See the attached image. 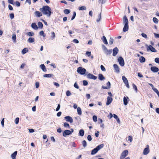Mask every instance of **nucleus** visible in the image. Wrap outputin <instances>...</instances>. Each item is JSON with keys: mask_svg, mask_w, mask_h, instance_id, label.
<instances>
[{"mask_svg": "<svg viewBox=\"0 0 159 159\" xmlns=\"http://www.w3.org/2000/svg\"><path fill=\"white\" fill-rule=\"evenodd\" d=\"M102 39L104 43L106 44H108V42L107 39L105 36H103L102 38Z\"/></svg>", "mask_w": 159, "mask_h": 159, "instance_id": "b1692460", "label": "nucleus"}, {"mask_svg": "<svg viewBox=\"0 0 159 159\" xmlns=\"http://www.w3.org/2000/svg\"><path fill=\"white\" fill-rule=\"evenodd\" d=\"M153 21L155 23H157L158 22V20L156 17H154L153 18Z\"/></svg>", "mask_w": 159, "mask_h": 159, "instance_id": "58836bf2", "label": "nucleus"}, {"mask_svg": "<svg viewBox=\"0 0 159 159\" xmlns=\"http://www.w3.org/2000/svg\"><path fill=\"white\" fill-rule=\"evenodd\" d=\"M10 17L11 19H12L14 18V16L13 13H11L10 14Z\"/></svg>", "mask_w": 159, "mask_h": 159, "instance_id": "4d7b16f0", "label": "nucleus"}, {"mask_svg": "<svg viewBox=\"0 0 159 159\" xmlns=\"http://www.w3.org/2000/svg\"><path fill=\"white\" fill-rule=\"evenodd\" d=\"M154 36L156 38H159V34L154 33Z\"/></svg>", "mask_w": 159, "mask_h": 159, "instance_id": "774afa93", "label": "nucleus"}, {"mask_svg": "<svg viewBox=\"0 0 159 159\" xmlns=\"http://www.w3.org/2000/svg\"><path fill=\"white\" fill-rule=\"evenodd\" d=\"M128 140L131 142L133 140V138L131 136H129L128 137Z\"/></svg>", "mask_w": 159, "mask_h": 159, "instance_id": "864d4df0", "label": "nucleus"}, {"mask_svg": "<svg viewBox=\"0 0 159 159\" xmlns=\"http://www.w3.org/2000/svg\"><path fill=\"white\" fill-rule=\"evenodd\" d=\"M34 33L32 31L29 32L27 33V35L29 37H31L34 36Z\"/></svg>", "mask_w": 159, "mask_h": 159, "instance_id": "72a5a7b5", "label": "nucleus"}, {"mask_svg": "<svg viewBox=\"0 0 159 159\" xmlns=\"http://www.w3.org/2000/svg\"><path fill=\"white\" fill-rule=\"evenodd\" d=\"M60 104H59L58 105V106L56 109V111H58L60 109Z\"/></svg>", "mask_w": 159, "mask_h": 159, "instance_id": "0e129e2a", "label": "nucleus"}, {"mask_svg": "<svg viewBox=\"0 0 159 159\" xmlns=\"http://www.w3.org/2000/svg\"><path fill=\"white\" fill-rule=\"evenodd\" d=\"M55 38V34L54 32L51 33V39L53 40Z\"/></svg>", "mask_w": 159, "mask_h": 159, "instance_id": "c756f323", "label": "nucleus"}, {"mask_svg": "<svg viewBox=\"0 0 159 159\" xmlns=\"http://www.w3.org/2000/svg\"><path fill=\"white\" fill-rule=\"evenodd\" d=\"M39 34L40 35L42 36L43 37H45L46 36V35L44 34L43 31V30L39 32Z\"/></svg>", "mask_w": 159, "mask_h": 159, "instance_id": "79ce46f5", "label": "nucleus"}, {"mask_svg": "<svg viewBox=\"0 0 159 159\" xmlns=\"http://www.w3.org/2000/svg\"><path fill=\"white\" fill-rule=\"evenodd\" d=\"M139 61L140 63H143L145 62V59L143 56H141L139 58Z\"/></svg>", "mask_w": 159, "mask_h": 159, "instance_id": "aec40b11", "label": "nucleus"}, {"mask_svg": "<svg viewBox=\"0 0 159 159\" xmlns=\"http://www.w3.org/2000/svg\"><path fill=\"white\" fill-rule=\"evenodd\" d=\"M112 97L109 96H108L107 97V100L106 102V105H108L110 104L112 101Z\"/></svg>", "mask_w": 159, "mask_h": 159, "instance_id": "9b49d317", "label": "nucleus"}, {"mask_svg": "<svg viewBox=\"0 0 159 159\" xmlns=\"http://www.w3.org/2000/svg\"><path fill=\"white\" fill-rule=\"evenodd\" d=\"M77 111L78 114L79 115H81L82 114L81 110L80 107H78L77 108Z\"/></svg>", "mask_w": 159, "mask_h": 159, "instance_id": "7c9ffc66", "label": "nucleus"}, {"mask_svg": "<svg viewBox=\"0 0 159 159\" xmlns=\"http://www.w3.org/2000/svg\"><path fill=\"white\" fill-rule=\"evenodd\" d=\"M113 42V39L112 38L110 37V40L109 41V43L110 44H112Z\"/></svg>", "mask_w": 159, "mask_h": 159, "instance_id": "37998d69", "label": "nucleus"}, {"mask_svg": "<svg viewBox=\"0 0 159 159\" xmlns=\"http://www.w3.org/2000/svg\"><path fill=\"white\" fill-rule=\"evenodd\" d=\"M151 70L153 72H157L159 71V69L156 66H152L151 68Z\"/></svg>", "mask_w": 159, "mask_h": 159, "instance_id": "ddd939ff", "label": "nucleus"}, {"mask_svg": "<svg viewBox=\"0 0 159 159\" xmlns=\"http://www.w3.org/2000/svg\"><path fill=\"white\" fill-rule=\"evenodd\" d=\"M35 86L36 88H38L39 87V83L38 82L35 83Z\"/></svg>", "mask_w": 159, "mask_h": 159, "instance_id": "338daca9", "label": "nucleus"}, {"mask_svg": "<svg viewBox=\"0 0 159 159\" xmlns=\"http://www.w3.org/2000/svg\"><path fill=\"white\" fill-rule=\"evenodd\" d=\"M34 41H35L34 39V38H32V37L29 38L28 40V41L29 43H33L34 42Z\"/></svg>", "mask_w": 159, "mask_h": 159, "instance_id": "a878e982", "label": "nucleus"}, {"mask_svg": "<svg viewBox=\"0 0 159 159\" xmlns=\"http://www.w3.org/2000/svg\"><path fill=\"white\" fill-rule=\"evenodd\" d=\"M52 75V74H45L43 75V77H44L50 78L51 77Z\"/></svg>", "mask_w": 159, "mask_h": 159, "instance_id": "2f4dec72", "label": "nucleus"}, {"mask_svg": "<svg viewBox=\"0 0 159 159\" xmlns=\"http://www.w3.org/2000/svg\"><path fill=\"white\" fill-rule=\"evenodd\" d=\"M101 70L103 71H106V69L104 67V66L102 65H101L100 66Z\"/></svg>", "mask_w": 159, "mask_h": 159, "instance_id": "09e8293b", "label": "nucleus"}, {"mask_svg": "<svg viewBox=\"0 0 159 159\" xmlns=\"http://www.w3.org/2000/svg\"><path fill=\"white\" fill-rule=\"evenodd\" d=\"M79 9L80 10H86V7L85 6H83L80 7H79Z\"/></svg>", "mask_w": 159, "mask_h": 159, "instance_id": "e433bc0d", "label": "nucleus"}, {"mask_svg": "<svg viewBox=\"0 0 159 159\" xmlns=\"http://www.w3.org/2000/svg\"><path fill=\"white\" fill-rule=\"evenodd\" d=\"M35 15L38 17H39L42 16V13L39 11H36L34 12Z\"/></svg>", "mask_w": 159, "mask_h": 159, "instance_id": "6ab92c4d", "label": "nucleus"}, {"mask_svg": "<svg viewBox=\"0 0 159 159\" xmlns=\"http://www.w3.org/2000/svg\"><path fill=\"white\" fill-rule=\"evenodd\" d=\"M86 71V69L81 67H80L77 68V72L81 75H84Z\"/></svg>", "mask_w": 159, "mask_h": 159, "instance_id": "7ed1b4c3", "label": "nucleus"}, {"mask_svg": "<svg viewBox=\"0 0 159 159\" xmlns=\"http://www.w3.org/2000/svg\"><path fill=\"white\" fill-rule=\"evenodd\" d=\"M152 90L157 94L158 96L159 97V92L158 91V90H157V89L154 88H153L152 89Z\"/></svg>", "mask_w": 159, "mask_h": 159, "instance_id": "4c0bfd02", "label": "nucleus"}, {"mask_svg": "<svg viewBox=\"0 0 159 159\" xmlns=\"http://www.w3.org/2000/svg\"><path fill=\"white\" fill-rule=\"evenodd\" d=\"M118 49L117 48H115L113 51V56H116L118 52Z\"/></svg>", "mask_w": 159, "mask_h": 159, "instance_id": "4468645a", "label": "nucleus"}, {"mask_svg": "<svg viewBox=\"0 0 159 159\" xmlns=\"http://www.w3.org/2000/svg\"><path fill=\"white\" fill-rule=\"evenodd\" d=\"M104 146V145L103 144H101L97 146L96 147V148L98 150V151L99 150L101 149Z\"/></svg>", "mask_w": 159, "mask_h": 159, "instance_id": "473e14b6", "label": "nucleus"}, {"mask_svg": "<svg viewBox=\"0 0 159 159\" xmlns=\"http://www.w3.org/2000/svg\"><path fill=\"white\" fill-rule=\"evenodd\" d=\"M4 119L3 118V119L1 121V124L3 127H4Z\"/></svg>", "mask_w": 159, "mask_h": 159, "instance_id": "680f3d73", "label": "nucleus"}, {"mask_svg": "<svg viewBox=\"0 0 159 159\" xmlns=\"http://www.w3.org/2000/svg\"><path fill=\"white\" fill-rule=\"evenodd\" d=\"M76 15V13L75 12H74L73 16L71 19V20H73L75 18Z\"/></svg>", "mask_w": 159, "mask_h": 159, "instance_id": "8fccbe9b", "label": "nucleus"}, {"mask_svg": "<svg viewBox=\"0 0 159 159\" xmlns=\"http://www.w3.org/2000/svg\"><path fill=\"white\" fill-rule=\"evenodd\" d=\"M64 119H66V121L69 122L70 123L73 122V119L72 117L69 116L65 117Z\"/></svg>", "mask_w": 159, "mask_h": 159, "instance_id": "9d476101", "label": "nucleus"}, {"mask_svg": "<svg viewBox=\"0 0 159 159\" xmlns=\"http://www.w3.org/2000/svg\"><path fill=\"white\" fill-rule=\"evenodd\" d=\"M113 66L116 72L118 73H119L120 72V69L118 66L116 64H114L113 65Z\"/></svg>", "mask_w": 159, "mask_h": 159, "instance_id": "2eb2a0df", "label": "nucleus"}, {"mask_svg": "<svg viewBox=\"0 0 159 159\" xmlns=\"http://www.w3.org/2000/svg\"><path fill=\"white\" fill-rule=\"evenodd\" d=\"M8 2L10 4H13L14 1L13 0H8Z\"/></svg>", "mask_w": 159, "mask_h": 159, "instance_id": "bf43d9fd", "label": "nucleus"}, {"mask_svg": "<svg viewBox=\"0 0 159 159\" xmlns=\"http://www.w3.org/2000/svg\"><path fill=\"white\" fill-rule=\"evenodd\" d=\"M128 151L127 150L123 151L121 154L120 159H124L128 155ZM124 159H130V158L129 157H127Z\"/></svg>", "mask_w": 159, "mask_h": 159, "instance_id": "f03ea898", "label": "nucleus"}, {"mask_svg": "<svg viewBox=\"0 0 159 159\" xmlns=\"http://www.w3.org/2000/svg\"><path fill=\"white\" fill-rule=\"evenodd\" d=\"M98 79L101 80H102L105 79V78L102 74H99L98 75Z\"/></svg>", "mask_w": 159, "mask_h": 159, "instance_id": "393cba45", "label": "nucleus"}, {"mask_svg": "<svg viewBox=\"0 0 159 159\" xmlns=\"http://www.w3.org/2000/svg\"><path fill=\"white\" fill-rule=\"evenodd\" d=\"M88 140L89 141H91L92 140V138L90 135H88L87 137Z\"/></svg>", "mask_w": 159, "mask_h": 159, "instance_id": "e2e57ef3", "label": "nucleus"}, {"mask_svg": "<svg viewBox=\"0 0 159 159\" xmlns=\"http://www.w3.org/2000/svg\"><path fill=\"white\" fill-rule=\"evenodd\" d=\"M98 150L96 148H94L93 149V150L91 152V154L92 155H94L98 151Z\"/></svg>", "mask_w": 159, "mask_h": 159, "instance_id": "bb28decb", "label": "nucleus"}, {"mask_svg": "<svg viewBox=\"0 0 159 159\" xmlns=\"http://www.w3.org/2000/svg\"><path fill=\"white\" fill-rule=\"evenodd\" d=\"M71 93L70 92V91L69 90H68L66 92V95L67 96H70L71 95Z\"/></svg>", "mask_w": 159, "mask_h": 159, "instance_id": "603ef678", "label": "nucleus"}, {"mask_svg": "<svg viewBox=\"0 0 159 159\" xmlns=\"http://www.w3.org/2000/svg\"><path fill=\"white\" fill-rule=\"evenodd\" d=\"M123 23L125 24H128V20L126 16H124L123 18Z\"/></svg>", "mask_w": 159, "mask_h": 159, "instance_id": "f3484780", "label": "nucleus"}, {"mask_svg": "<svg viewBox=\"0 0 159 159\" xmlns=\"http://www.w3.org/2000/svg\"><path fill=\"white\" fill-rule=\"evenodd\" d=\"M28 50L27 48H24L22 51V53L23 54H25L26 52H28Z\"/></svg>", "mask_w": 159, "mask_h": 159, "instance_id": "c85d7f7f", "label": "nucleus"}, {"mask_svg": "<svg viewBox=\"0 0 159 159\" xmlns=\"http://www.w3.org/2000/svg\"><path fill=\"white\" fill-rule=\"evenodd\" d=\"M93 119L94 122H96L97 121V118L96 116H94L93 117Z\"/></svg>", "mask_w": 159, "mask_h": 159, "instance_id": "de8ad7c7", "label": "nucleus"}, {"mask_svg": "<svg viewBox=\"0 0 159 159\" xmlns=\"http://www.w3.org/2000/svg\"><path fill=\"white\" fill-rule=\"evenodd\" d=\"M118 61L120 65L121 66H124L125 62L124 60L122 57H119L118 58Z\"/></svg>", "mask_w": 159, "mask_h": 159, "instance_id": "423d86ee", "label": "nucleus"}, {"mask_svg": "<svg viewBox=\"0 0 159 159\" xmlns=\"http://www.w3.org/2000/svg\"><path fill=\"white\" fill-rule=\"evenodd\" d=\"M83 146L84 147H85L87 146V143L85 140H84L82 142Z\"/></svg>", "mask_w": 159, "mask_h": 159, "instance_id": "ea45409f", "label": "nucleus"}, {"mask_svg": "<svg viewBox=\"0 0 159 159\" xmlns=\"http://www.w3.org/2000/svg\"><path fill=\"white\" fill-rule=\"evenodd\" d=\"M107 87H108V89L110 88L111 84L110 82L108 81L107 83Z\"/></svg>", "mask_w": 159, "mask_h": 159, "instance_id": "052dcab7", "label": "nucleus"}, {"mask_svg": "<svg viewBox=\"0 0 159 159\" xmlns=\"http://www.w3.org/2000/svg\"><path fill=\"white\" fill-rule=\"evenodd\" d=\"M133 88L137 92V87L136 86V85H135L134 84H133Z\"/></svg>", "mask_w": 159, "mask_h": 159, "instance_id": "6e6d98bb", "label": "nucleus"}, {"mask_svg": "<svg viewBox=\"0 0 159 159\" xmlns=\"http://www.w3.org/2000/svg\"><path fill=\"white\" fill-rule=\"evenodd\" d=\"M87 77L88 78L90 79H92L93 80H96L97 79V77L94 75H93L91 74H89L87 75Z\"/></svg>", "mask_w": 159, "mask_h": 159, "instance_id": "f8f14e48", "label": "nucleus"}, {"mask_svg": "<svg viewBox=\"0 0 159 159\" xmlns=\"http://www.w3.org/2000/svg\"><path fill=\"white\" fill-rule=\"evenodd\" d=\"M40 67L43 72H46L47 71L46 67L43 64L40 65Z\"/></svg>", "mask_w": 159, "mask_h": 159, "instance_id": "a211bd4d", "label": "nucleus"}, {"mask_svg": "<svg viewBox=\"0 0 159 159\" xmlns=\"http://www.w3.org/2000/svg\"><path fill=\"white\" fill-rule=\"evenodd\" d=\"M122 79L123 82L125 84L126 87L128 88H129V84L128 82L127 78L124 76H122Z\"/></svg>", "mask_w": 159, "mask_h": 159, "instance_id": "39448f33", "label": "nucleus"}, {"mask_svg": "<svg viewBox=\"0 0 159 159\" xmlns=\"http://www.w3.org/2000/svg\"><path fill=\"white\" fill-rule=\"evenodd\" d=\"M155 61L157 63H159V58L157 57L155 59Z\"/></svg>", "mask_w": 159, "mask_h": 159, "instance_id": "5fc2aeb1", "label": "nucleus"}, {"mask_svg": "<svg viewBox=\"0 0 159 159\" xmlns=\"http://www.w3.org/2000/svg\"><path fill=\"white\" fill-rule=\"evenodd\" d=\"M146 46L148 47L147 50L148 51L149 50H150L152 52H156V50L152 46L150 45L149 46H148L147 44H146Z\"/></svg>", "mask_w": 159, "mask_h": 159, "instance_id": "0eeeda50", "label": "nucleus"}, {"mask_svg": "<svg viewBox=\"0 0 159 159\" xmlns=\"http://www.w3.org/2000/svg\"><path fill=\"white\" fill-rule=\"evenodd\" d=\"M83 84L84 86H86L88 85V83L86 80H84L83 81Z\"/></svg>", "mask_w": 159, "mask_h": 159, "instance_id": "3c124183", "label": "nucleus"}, {"mask_svg": "<svg viewBox=\"0 0 159 159\" xmlns=\"http://www.w3.org/2000/svg\"><path fill=\"white\" fill-rule=\"evenodd\" d=\"M84 131L83 129H81L80 130L79 134L80 136H83L84 135Z\"/></svg>", "mask_w": 159, "mask_h": 159, "instance_id": "cd10ccee", "label": "nucleus"}, {"mask_svg": "<svg viewBox=\"0 0 159 159\" xmlns=\"http://www.w3.org/2000/svg\"><path fill=\"white\" fill-rule=\"evenodd\" d=\"M12 40H13L14 43L16 42V35L15 34H13L12 35Z\"/></svg>", "mask_w": 159, "mask_h": 159, "instance_id": "f704fd0d", "label": "nucleus"}, {"mask_svg": "<svg viewBox=\"0 0 159 159\" xmlns=\"http://www.w3.org/2000/svg\"><path fill=\"white\" fill-rule=\"evenodd\" d=\"M17 151H16L14 152L13 153H12L11 155V157L12 158V159H16V156L17 155Z\"/></svg>", "mask_w": 159, "mask_h": 159, "instance_id": "4be33fe9", "label": "nucleus"}, {"mask_svg": "<svg viewBox=\"0 0 159 159\" xmlns=\"http://www.w3.org/2000/svg\"><path fill=\"white\" fill-rule=\"evenodd\" d=\"M129 29L128 24H125L124 26L123 29V31L124 32H126Z\"/></svg>", "mask_w": 159, "mask_h": 159, "instance_id": "412c9836", "label": "nucleus"}, {"mask_svg": "<svg viewBox=\"0 0 159 159\" xmlns=\"http://www.w3.org/2000/svg\"><path fill=\"white\" fill-rule=\"evenodd\" d=\"M74 87L77 89H79V87L78 85L77 84V83L76 82H75L74 85Z\"/></svg>", "mask_w": 159, "mask_h": 159, "instance_id": "49530a36", "label": "nucleus"}, {"mask_svg": "<svg viewBox=\"0 0 159 159\" xmlns=\"http://www.w3.org/2000/svg\"><path fill=\"white\" fill-rule=\"evenodd\" d=\"M142 36L144 38L147 39V36L146 34L144 33H142L141 34Z\"/></svg>", "mask_w": 159, "mask_h": 159, "instance_id": "13d9d810", "label": "nucleus"}, {"mask_svg": "<svg viewBox=\"0 0 159 159\" xmlns=\"http://www.w3.org/2000/svg\"><path fill=\"white\" fill-rule=\"evenodd\" d=\"M38 25L40 29H42L43 27V24L41 22H39L38 23Z\"/></svg>", "mask_w": 159, "mask_h": 159, "instance_id": "c9c22d12", "label": "nucleus"}, {"mask_svg": "<svg viewBox=\"0 0 159 159\" xmlns=\"http://www.w3.org/2000/svg\"><path fill=\"white\" fill-rule=\"evenodd\" d=\"M70 11L68 9H65L64 11V12L65 14H68L70 13Z\"/></svg>", "mask_w": 159, "mask_h": 159, "instance_id": "a19ab883", "label": "nucleus"}, {"mask_svg": "<svg viewBox=\"0 0 159 159\" xmlns=\"http://www.w3.org/2000/svg\"><path fill=\"white\" fill-rule=\"evenodd\" d=\"M72 132L69 130H65L63 132V136L66 137L67 135H69L71 134Z\"/></svg>", "mask_w": 159, "mask_h": 159, "instance_id": "6e6552de", "label": "nucleus"}, {"mask_svg": "<svg viewBox=\"0 0 159 159\" xmlns=\"http://www.w3.org/2000/svg\"><path fill=\"white\" fill-rule=\"evenodd\" d=\"M28 130L30 133H33L34 132V130L32 129H28Z\"/></svg>", "mask_w": 159, "mask_h": 159, "instance_id": "69168bd1", "label": "nucleus"}, {"mask_svg": "<svg viewBox=\"0 0 159 159\" xmlns=\"http://www.w3.org/2000/svg\"><path fill=\"white\" fill-rule=\"evenodd\" d=\"M102 48L104 52L107 55L110 54L111 53L112 50H108L104 45L103 46Z\"/></svg>", "mask_w": 159, "mask_h": 159, "instance_id": "20e7f679", "label": "nucleus"}, {"mask_svg": "<svg viewBox=\"0 0 159 159\" xmlns=\"http://www.w3.org/2000/svg\"><path fill=\"white\" fill-rule=\"evenodd\" d=\"M149 145H147L146 148H144L143 151V154L144 155H146L148 154L149 152Z\"/></svg>", "mask_w": 159, "mask_h": 159, "instance_id": "1a4fd4ad", "label": "nucleus"}, {"mask_svg": "<svg viewBox=\"0 0 159 159\" xmlns=\"http://www.w3.org/2000/svg\"><path fill=\"white\" fill-rule=\"evenodd\" d=\"M64 126L65 127H69L70 125H69L66 122H65L64 123Z\"/></svg>", "mask_w": 159, "mask_h": 159, "instance_id": "c03bdc74", "label": "nucleus"}, {"mask_svg": "<svg viewBox=\"0 0 159 159\" xmlns=\"http://www.w3.org/2000/svg\"><path fill=\"white\" fill-rule=\"evenodd\" d=\"M127 98V99L129 98L128 97H127V98H126L125 97H124L123 98L124 104L125 105H127L128 104V102Z\"/></svg>", "mask_w": 159, "mask_h": 159, "instance_id": "5701e85b", "label": "nucleus"}, {"mask_svg": "<svg viewBox=\"0 0 159 159\" xmlns=\"http://www.w3.org/2000/svg\"><path fill=\"white\" fill-rule=\"evenodd\" d=\"M31 27L35 30H37L39 27L37 26L35 23H32L31 25Z\"/></svg>", "mask_w": 159, "mask_h": 159, "instance_id": "dca6fc26", "label": "nucleus"}, {"mask_svg": "<svg viewBox=\"0 0 159 159\" xmlns=\"http://www.w3.org/2000/svg\"><path fill=\"white\" fill-rule=\"evenodd\" d=\"M39 10L44 15H46L48 17L50 16L52 13V10L51 8L48 6H43L42 8H40Z\"/></svg>", "mask_w": 159, "mask_h": 159, "instance_id": "f257e3e1", "label": "nucleus"}, {"mask_svg": "<svg viewBox=\"0 0 159 159\" xmlns=\"http://www.w3.org/2000/svg\"><path fill=\"white\" fill-rule=\"evenodd\" d=\"M19 118L18 117L16 118L15 119V122L16 124H17L19 122Z\"/></svg>", "mask_w": 159, "mask_h": 159, "instance_id": "a18cd8bd", "label": "nucleus"}]
</instances>
